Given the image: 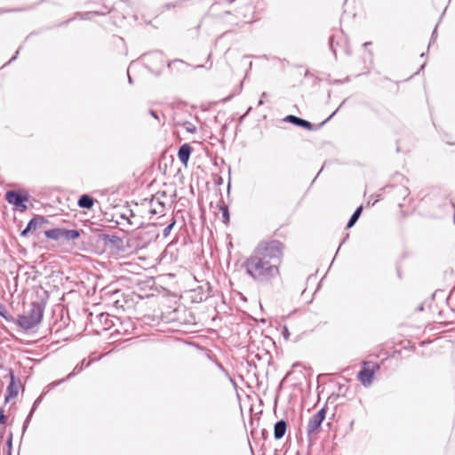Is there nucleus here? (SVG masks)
Listing matches in <instances>:
<instances>
[{
    "label": "nucleus",
    "instance_id": "obj_1",
    "mask_svg": "<svg viewBox=\"0 0 455 455\" xmlns=\"http://www.w3.org/2000/svg\"><path fill=\"white\" fill-rule=\"evenodd\" d=\"M283 245L277 240L259 243L243 262L246 274L257 283H267L280 275Z\"/></svg>",
    "mask_w": 455,
    "mask_h": 455
},
{
    "label": "nucleus",
    "instance_id": "obj_2",
    "mask_svg": "<svg viewBox=\"0 0 455 455\" xmlns=\"http://www.w3.org/2000/svg\"><path fill=\"white\" fill-rule=\"evenodd\" d=\"M44 306L40 302H32L29 308L18 316L17 323L24 330L37 326L43 319Z\"/></svg>",
    "mask_w": 455,
    "mask_h": 455
},
{
    "label": "nucleus",
    "instance_id": "obj_3",
    "mask_svg": "<svg viewBox=\"0 0 455 455\" xmlns=\"http://www.w3.org/2000/svg\"><path fill=\"white\" fill-rule=\"evenodd\" d=\"M44 235L54 241H74L80 236V233L76 229H66V228H52L46 230Z\"/></svg>",
    "mask_w": 455,
    "mask_h": 455
},
{
    "label": "nucleus",
    "instance_id": "obj_4",
    "mask_svg": "<svg viewBox=\"0 0 455 455\" xmlns=\"http://www.w3.org/2000/svg\"><path fill=\"white\" fill-rule=\"evenodd\" d=\"M379 369V366L377 363L363 362V367L358 372V380L363 387H370L373 381L375 371Z\"/></svg>",
    "mask_w": 455,
    "mask_h": 455
},
{
    "label": "nucleus",
    "instance_id": "obj_5",
    "mask_svg": "<svg viewBox=\"0 0 455 455\" xmlns=\"http://www.w3.org/2000/svg\"><path fill=\"white\" fill-rule=\"evenodd\" d=\"M5 200L15 206L20 212H25L28 207L25 203L28 200L27 195H20L15 190H9L5 193Z\"/></svg>",
    "mask_w": 455,
    "mask_h": 455
},
{
    "label": "nucleus",
    "instance_id": "obj_6",
    "mask_svg": "<svg viewBox=\"0 0 455 455\" xmlns=\"http://www.w3.org/2000/svg\"><path fill=\"white\" fill-rule=\"evenodd\" d=\"M325 416L326 407L322 408L315 414L313 415V417L309 419L307 426V433L308 436L315 434L319 429L323 419H325Z\"/></svg>",
    "mask_w": 455,
    "mask_h": 455
},
{
    "label": "nucleus",
    "instance_id": "obj_7",
    "mask_svg": "<svg viewBox=\"0 0 455 455\" xmlns=\"http://www.w3.org/2000/svg\"><path fill=\"white\" fill-rule=\"evenodd\" d=\"M11 381L7 387L5 403H8L11 399L15 398L18 395L20 384L15 382L12 371L10 372Z\"/></svg>",
    "mask_w": 455,
    "mask_h": 455
},
{
    "label": "nucleus",
    "instance_id": "obj_8",
    "mask_svg": "<svg viewBox=\"0 0 455 455\" xmlns=\"http://www.w3.org/2000/svg\"><path fill=\"white\" fill-rule=\"evenodd\" d=\"M283 120L285 122L291 123V124H292L294 125L302 127V128L307 129V130H313L314 129V125L310 122H308L307 120H304L302 118H299V117H298L296 116H293V115L287 116Z\"/></svg>",
    "mask_w": 455,
    "mask_h": 455
},
{
    "label": "nucleus",
    "instance_id": "obj_9",
    "mask_svg": "<svg viewBox=\"0 0 455 455\" xmlns=\"http://www.w3.org/2000/svg\"><path fill=\"white\" fill-rule=\"evenodd\" d=\"M191 152H192V148L189 144H183L182 146L180 147L179 148V151H178V157H179V160L183 164H187L188 162V159H189V156L191 155Z\"/></svg>",
    "mask_w": 455,
    "mask_h": 455
},
{
    "label": "nucleus",
    "instance_id": "obj_10",
    "mask_svg": "<svg viewBox=\"0 0 455 455\" xmlns=\"http://www.w3.org/2000/svg\"><path fill=\"white\" fill-rule=\"evenodd\" d=\"M287 428V424L284 420L281 419L275 424L274 436L275 439H281L283 437Z\"/></svg>",
    "mask_w": 455,
    "mask_h": 455
},
{
    "label": "nucleus",
    "instance_id": "obj_11",
    "mask_svg": "<svg viewBox=\"0 0 455 455\" xmlns=\"http://www.w3.org/2000/svg\"><path fill=\"white\" fill-rule=\"evenodd\" d=\"M78 206L84 209H91L94 204V199L89 195H83L77 202Z\"/></svg>",
    "mask_w": 455,
    "mask_h": 455
},
{
    "label": "nucleus",
    "instance_id": "obj_12",
    "mask_svg": "<svg viewBox=\"0 0 455 455\" xmlns=\"http://www.w3.org/2000/svg\"><path fill=\"white\" fill-rule=\"evenodd\" d=\"M45 222V219L42 216L34 217L27 225V230H36L37 227Z\"/></svg>",
    "mask_w": 455,
    "mask_h": 455
},
{
    "label": "nucleus",
    "instance_id": "obj_13",
    "mask_svg": "<svg viewBox=\"0 0 455 455\" xmlns=\"http://www.w3.org/2000/svg\"><path fill=\"white\" fill-rule=\"evenodd\" d=\"M150 213L151 214H156V213H161L164 205L163 203H161L159 200H155V199H152L150 201Z\"/></svg>",
    "mask_w": 455,
    "mask_h": 455
},
{
    "label": "nucleus",
    "instance_id": "obj_14",
    "mask_svg": "<svg viewBox=\"0 0 455 455\" xmlns=\"http://www.w3.org/2000/svg\"><path fill=\"white\" fill-rule=\"evenodd\" d=\"M362 211H363V207L362 206H359L355 211V212L352 214V216L350 217L347 224V228H352L355 222L357 221V220L359 219L361 213H362Z\"/></svg>",
    "mask_w": 455,
    "mask_h": 455
},
{
    "label": "nucleus",
    "instance_id": "obj_15",
    "mask_svg": "<svg viewBox=\"0 0 455 455\" xmlns=\"http://www.w3.org/2000/svg\"><path fill=\"white\" fill-rule=\"evenodd\" d=\"M40 401H41V398L39 397V398H37V399L34 402V404H33V406H32V409H31V411H30L29 414L28 415V417H27V419H25V422H24V424H23V432H24V431H26V429H27V427H28V424H29V421L31 420L32 415H33V413H34V411H35L36 408L38 406V404H39Z\"/></svg>",
    "mask_w": 455,
    "mask_h": 455
},
{
    "label": "nucleus",
    "instance_id": "obj_16",
    "mask_svg": "<svg viewBox=\"0 0 455 455\" xmlns=\"http://www.w3.org/2000/svg\"><path fill=\"white\" fill-rule=\"evenodd\" d=\"M183 126L186 129V131L190 133H194L196 131V127L190 122H185L183 124Z\"/></svg>",
    "mask_w": 455,
    "mask_h": 455
},
{
    "label": "nucleus",
    "instance_id": "obj_17",
    "mask_svg": "<svg viewBox=\"0 0 455 455\" xmlns=\"http://www.w3.org/2000/svg\"><path fill=\"white\" fill-rule=\"evenodd\" d=\"M221 210H222V219H223V222L225 223H228L229 221V213H228V209L227 206H222L221 207Z\"/></svg>",
    "mask_w": 455,
    "mask_h": 455
},
{
    "label": "nucleus",
    "instance_id": "obj_18",
    "mask_svg": "<svg viewBox=\"0 0 455 455\" xmlns=\"http://www.w3.org/2000/svg\"><path fill=\"white\" fill-rule=\"evenodd\" d=\"M82 371H83V365H81V364L76 365L73 371L67 376V379H70L71 377L75 376L76 374H78Z\"/></svg>",
    "mask_w": 455,
    "mask_h": 455
},
{
    "label": "nucleus",
    "instance_id": "obj_19",
    "mask_svg": "<svg viewBox=\"0 0 455 455\" xmlns=\"http://www.w3.org/2000/svg\"><path fill=\"white\" fill-rule=\"evenodd\" d=\"M176 221L173 220L163 231V235L164 236H167L169 235L171 230L172 229V228L174 227Z\"/></svg>",
    "mask_w": 455,
    "mask_h": 455
},
{
    "label": "nucleus",
    "instance_id": "obj_20",
    "mask_svg": "<svg viewBox=\"0 0 455 455\" xmlns=\"http://www.w3.org/2000/svg\"><path fill=\"white\" fill-rule=\"evenodd\" d=\"M6 422V417L4 415V409H0V425H4Z\"/></svg>",
    "mask_w": 455,
    "mask_h": 455
},
{
    "label": "nucleus",
    "instance_id": "obj_21",
    "mask_svg": "<svg viewBox=\"0 0 455 455\" xmlns=\"http://www.w3.org/2000/svg\"><path fill=\"white\" fill-rule=\"evenodd\" d=\"M1 316L4 317L8 322H11L13 320L12 316L6 313V310L2 313Z\"/></svg>",
    "mask_w": 455,
    "mask_h": 455
},
{
    "label": "nucleus",
    "instance_id": "obj_22",
    "mask_svg": "<svg viewBox=\"0 0 455 455\" xmlns=\"http://www.w3.org/2000/svg\"><path fill=\"white\" fill-rule=\"evenodd\" d=\"M149 114L156 120H159V116L157 115V113L154 110H149Z\"/></svg>",
    "mask_w": 455,
    "mask_h": 455
},
{
    "label": "nucleus",
    "instance_id": "obj_23",
    "mask_svg": "<svg viewBox=\"0 0 455 455\" xmlns=\"http://www.w3.org/2000/svg\"><path fill=\"white\" fill-rule=\"evenodd\" d=\"M283 335L285 339H288L289 337V332H288V330L287 328H284L283 331Z\"/></svg>",
    "mask_w": 455,
    "mask_h": 455
},
{
    "label": "nucleus",
    "instance_id": "obj_24",
    "mask_svg": "<svg viewBox=\"0 0 455 455\" xmlns=\"http://www.w3.org/2000/svg\"><path fill=\"white\" fill-rule=\"evenodd\" d=\"M29 231H30V230H27V228H26L24 230H22V231H21V235H22V236L27 235V234H28Z\"/></svg>",
    "mask_w": 455,
    "mask_h": 455
},
{
    "label": "nucleus",
    "instance_id": "obj_25",
    "mask_svg": "<svg viewBox=\"0 0 455 455\" xmlns=\"http://www.w3.org/2000/svg\"><path fill=\"white\" fill-rule=\"evenodd\" d=\"M436 37V28L434 29L433 31V34H432V40L435 39Z\"/></svg>",
    "mask_w": 455,
    "mask_h": 455
},
{
    "label": "nucleus",
    "instance_id": "obj_26",
    "mask_svg": "<svg viewBox=\"0 0 455 455\" xmlns=\"http://www.w3.org/2000/svg\"><path fill=\"white\" fill-rule=\"evenodd\" d=\"M4 311H5L4 307L2 304H0V315H2V313H3V312H4Z\"/></svg>",
    "mask_w": 455,
    "mask_h": 455
},
{
    "label": "nucleus",
    "instance_id": "obj_27",
    "mask_svg": "<svg viewBox=\"0 0 455 455\" xmlns=\"http://www.w3.org/2000/svg\"><path fill=\"white\" fill-rule=\"evenodd\" d=\"M7 444L9 445V447L12 446V436H10V438L8 439Z\"/></svg>",
    "mask_w": 455,
    "mask_h": 455
},
{
    "label": "nucleus",
    "instance_id": "obj_28",
    "mask_svg": "<svg viewBox=\"0 0 455 455\" xmlns=\"http://www.w3.org/2000/svg\"><path fill=\"white\" fill-rule=\"evenodd\" d=\"M18 54H19V51H17L16 54L10 60V62L12 61L14 59H16Z\"/></svg>",
    "mask_w": 455,
    "mask_h": 455
},
{
    "label": "nucleus",
    "instance_id": "obj_29",
    "mask_svg": "<svg viewBox=\"0 0 455 455\" xmlns=\"http://www.w3.org/2000/svg\"><path fill=\"white\" fill-rule=\"evenodd\" d=\"M263 104H264V101H263V100H262V99H260V100H259V102H258V106H261V105H263Z\"/></svg>",
    "mask_w": 455,
    "mask_h": 455
},
{
    "label": "nucleus",
    "instance_id": "obj_30",
    "mask_svg": "<svg viewBox=\"0 0 455 455\" xmlns=\"http://www.w3.org/2000/svg\"><path fill=\"white\" fill-rule=\"evenodd\" d=\"M63 380L64 379L59 380L58 382L53 383V385H58V384L61 383Z\"/></svg>",
    "mask_w": 455,
    "mask_h": 455
},
{
    "label": "nucleus",
    "instance_id": "obj_31",
    "mask_svg": "<svg viewBox=\"0 0 455 455\" xmlns=\"http://www.w3.org/2000/svg\"><path fill=\"white\" fill-rule=\"evenodd\" d=\"M80 364H81V365H83V366H84V365H85V359H84V360L81 362V363H80Z\"/></svg>",
    "mask_w": 455,
    "mask_h": 455
},
{
    "label": "nucleus",
    "instance_id": "obj_32",
    "mask_svg": "<svg viewBox=\"0 0 455 455\" xmlns=\"http://www.w3.org/2000/svg\"><path fill=\"white\" fill-rule=\"evenodd\" d=\"M266 96H267V92H263V93L261 94V97H266Z\"/></svg>",
    "mask_w": 455,
    "mask_h": 455
},
{
    "label": "nucleus",
    "instance_id": "obj_33",
    "mask_svg": "<svg viewBox=\"0 0 455 455\" xmlns=\"http://www.w3.org/2000/svg\"><path fill=\"white\" fill-rule=\"evenodd\" d=\"M128 77H129V83L132 84V78L129 75H128Z\"/></svg>",
    "mask_w": 455,
    "mask_h": 455
},
{
    "label": "nucleus",
    "instance_id": "obj_34",
    "mask_svg": "<svg viewBox=\"0 0 455 455\" xmlns=\"http://www.w3.org/2000/svg\"><path fill=\"white\" fill-rule=\"evenodd\" d=\"M218 182L221 183V182H222V178H220V179L218 180Z\"/></svg>",
    "mask_w": 455,
    "mask_h": 455
},
{
    "label": "nucleus",
    "instance_id": "obj_35",
    "mask_svg": "<svg viewBox=\"0 0 455 455\" xmlns=\"http://www.w3.org/2000/svg\"><path fill=\"white\" fill-rule=\"evenodd\" d=\"M218 182L221 183V182H222V178H220V179L218 180Z\"/></svg>",
    "mask_w": 455,
    "mask_h": 455
},
{
    "label": "nucleus",
    "instance_id": "obj_36",
    "mask_svg": "<svg viewBox=\"0 0 455 455\" xmlns=\"http://www.w3.org/2000/svg\"><path fill=\"white\" fill-rule=\"evenodd\" d=\"M335 113H336V111L332 112V115L327 120H329L333 115H335Z\"/></svg>",
    "mask_w": 455,
    "mask_h": 455
},
{
    "label": "nucleus",
    "instance_id": "obj_37",
    "mask_svg": "<svg viewBox=\"0 0 455 455\" xmlns=\"http://www.w3.org/2000/svg\"><path fill=\"white\" fill-rule=\"evenodd\" d=\"M90 365V362H87L85 366H89Z\"/></svg>",
    "mask_w": 455,
    "mask_h": 455
}]
</instances>
